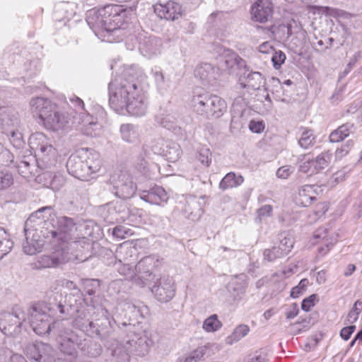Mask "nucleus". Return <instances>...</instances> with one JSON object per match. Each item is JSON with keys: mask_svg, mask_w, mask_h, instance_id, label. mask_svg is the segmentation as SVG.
<instances>
[{"mask_svg": "<svg viewBox=\"0 0 362 362\" xmlns=\"http://www.w3.org/2000/svg\"><path fill=\"white\" fill-rule=\"evenodd\" d=\"M109 103L116 112H124L135 117L144 116L147 111V100L138 81L120 76L108 85Z\"/></svg>", "mask_w": 362, "mask_h": 362, "instance_id": "obj_1", "label": "nucleus"}, {"mask_svg": "<svg viewBox=\"0 0 362 362\" xmlns=\"http://www.w3.org/2000/svg\"><path fill=\"white\" fill-rule=\"evenodd\" d=\"M57 338L58 351L47 343L36 341L28 344L25 354L30 362H74L77 358V348L82 345V339L74 331Z\"/></svg>", "mask_w": 362, "mask_h": 362, "instance_id": "obj_2", "label": "nucleus"}, {"mask_svg": "<svg viewBox=\"0 0 362 362\" xmlns=\"http://www.w3.org/2000/svg\"><path fill=\"white\" fill-rule=\"evenodd\" d=\"M127 11L122 6L107 4L93 8L86 13V21L95 35L101 33H114L124 28Z\"/></svg>", "mask_w": 362, "mask_h": 362, "instance_id": "obj_3", "label": "nucleus"}, {"mask_svg": "<svg viewBox=\"0 0 362 362\" xmlns=\"http://www.w3.org/2000/svg\"><path fill=\"white\" fill-rule=\"evenodd\" d=\"M50 304L39 302L33 305L28 310L30 322L33 331L40 336L49 334L51 332L56 339L72 329L66 327L62 321L50 323L52 315Z\"/></svg>", "mask_w": 362, "mask_h": 362, "instance_id": "obj_4", "label": "nucleus"}, {"mask_svg": "<svg viewBox=\"0 0 362 362\" xmlns=\"http://www.w3.org/2000/svg\"><path fill=\"white\" fill-rule=\"evenodd\" d=\"M123 325L128 328L127 339H124L123 344L117 343L115 346L109 348L112 356L110 362H129L130 354L144 356L149 351L151 341L146 334L132 332L131 323L124 322Z\"/></svg>", "mask_w": 362, "mask_h": 362, "instance_id": "obj_5", "label": "nucleus"}, {"mask_svg": "<svg viewBox=\"0 0 362 362\" xmlns=\"http://www.w3.org/2000/svg\"><path fill=\"white\" fill-rule=\"evenodd\" d=\"M190 105L197 115L206 119H218L227 111L225 100L204 90L194 91Z\"/></svg>", "mask_w": 362, "mask_h": 362, "instance_id": "obj_6", "label": "nucleus"}, {"mask_svg": "<svg viewBox=\"0 0 362 362\" xmlns=\"http://www.w3.org/2000/svg\"><path fill=\"white\" fill-rule=\"evenodd\" d=\"M47 212L49 214L47 220L45 221V225L49 233L54 238L66 242L75 238L77 231V226L75 220L68 216L57 217L53 213L52 206H45L39 209L32 214L31 218H41V214Z\"/></svg>", "mask_w": 362, "mask_h": 362, "instance_id": "obj_7", "label": "nucleus"}, {"mask_svg": "<svg viewBox=\"0 0 362 362\" xmlns=\"http://www.w3.org/2000/svg\"><path fill=\"white\" fill-rule=\"evenodd\" d=\"M30 105L33 112L38 115L45 127L48 129L57 131L68 123L65 114L47 98L42 97L33 98Z\"/></svg>", "mask_w": 362, "mask_h": 362, "instance_id": "obj_8", "label": "nucleus"}, {"mask_svg": "<svg viewBox=\"0 0 362 362\" xmlns=\"http://www.w3.org/2000/svg\"><path fill=\"white\" fill-rule=\"evenodd\" d=\"M30 148L35 152L36 160L42 168H48L57 163V151L49 139L42 132L33 134L28 140Z\"/></svg>", "mask_w": 362, "mask_h": 362, "instance_id": "obj_9", "label": "nucleus"}, {"mask_svg": "<svg viewBox=\"0 0 362 362\" xmlns=\"http://www.w3.org/2000/svg\"><path fill=\"white\" fill-rule=\"evenodd\" d=\"M107 315L108 312L103 306L97 305V317L94 318L92 329H89L90 337H98L103 341L115 339L113 325L116 322H112Z\"/></svg>", "mask_w": 362, "mask_h": 362, "instance_id": "obj_10", "label": "nucleus"}, {"mask_svg": "<svg viewBox=\"0 0 362 362\" xmlns=\"http://www.w3.org/2000/svg\"><path fill=\"white\" fill-rule=\"evenodd\" d=\"M83 302L84 304L80 303L75 312L72 326L89 336V329H92L94 318L97 317V305L92 299L89 302L88 298H84Z\"/></svg>", "mask_w": 362, "mask_h": 362, "instance_id": "obj_11", "label": "nucleus"}, {"mask_svg": "<svg viewBox=\"0 0 362 362\" xmlns=\"http://www.w3.org/2000/svg\"><path fill=\"white\" fill-rule=\"evenodd\" d=\"M160 261L156 255H149L143 257L135 266L136 276L134 283L143 287L153 276V271L160 265Z\"/></svg>", "mask_w": 362, "mask_h": 362, "instance_id": "obj_12", "label": "nucleus"}, {"mask_svg": "<svg viewBox=\"0 0 362 362\" xmlns=\"http://www.w3.org/2000/svg\"><path fill=\"white\" fill-rule=\"evenodd\" d=\"M110 182L112 184V188L110 191L118 198L121 199H129L135 194L136 186L132 178L126 174H120L117 180L112 177Z\"/></svg>", "mask_w": 362, "mask_h": 362, "instance_id": "obj_13", "label": "nucleus"}, {"mask_svg": "<svg viewBox=\"0 0 362 362\" xmlns=\"http://www.w3.org/2000/svg\"><path fill=\"white\" fill-rule=\"evenodd\" d=\"M155 298L161 303L170 301L175 295V281L170 276H162L151 288Z\"/></svg>", "mask_w": 362, "mask_h": 362, "instance_id": "obj_14", "label": "nucleus"}, {"mask_svg": "<svg viewBox=\"0 0 362 362\" xmlns=\"http://www.w3.org/2000/svg\"><path fill=\"white\" fill-rule=\"evenodd\" d=\"M69 100L74 104L76 108V110L80 112V115H81V122L83 124L81 132L90 136H95V131L99 129L100 125L91 115L86 112H83L84 111L83 101L75 95L71 97Z\"/></svg>", "mask_w": 362, "mask_h": 362, "instance_id": "obj_15", "label": "nucleus"}, {"mask_svg": "<svg viewBox=\"0 0 362 362\" xmlns=\"http://www.w3.org/2000/svg\"><path fill=\"white\" fill-rule=\"evenodd\" d=\"M85 157L86 152L84 151H79L71 155L66 162V168L69 173L81 180H88L86 173L88 168L84 160Z\"/></svg>", "mask_w": 362, "mask_h": 362, "instance_id": "obj_16", "label": "nucleus"}, {"mask_svg": "<svg viewBox=\"0 0 362 362\" xmlns=\"http://www.w3.org/2000/svg\"><path fill=\"white\" fill-rule=\"evenodd\" d=\"M124 200L113 201L103 206L108 214L105 218L109 219V222L124 221L128 217L129 208Z\"/></svg>", "mask_w": 362, "mask_h": 362, "instance_id": "obj_17", "label": "nucleus"}, {"mask_svg": "<svg viewBox=\"0 0 362 362\" xmlns=\"http://www.w3.org/2000/svg\"><path fill=\"white\" fill-rule=\"evenodd\" d=\"M273 5L270 0H257L251 7L252 19L265 23L273 16Z\"/></svg>", "mask_w": 362, "mask_h": 362, "instance_id": "obj_18", "label": "nucleus"}, {"mask_svg": "<svg viewBox=\"0 0 362 362\" xmlns=\"http://www.w3.org/2000/svg\"><path fill=\"white\" fill-rule=\"evenodd\" d=\"M154 11L160 18L172 21L180 18L182 13L180 4L173 1H169L165 4L155 5Z\"/></svg>", "mask_w": 362, "mask_h": 362, "instance_id": "obj_19", "label": "nucleus"}, {"mask_svg": "<svg viewBox=\"0 0 362 362\" xmlns=\"http://www.w3.org/2000/svg\"><path fill=\"white\" fill-rule=\"evenodd\" d=\"M161 40L156 37H144L139 38V49L141 54L151 58L160 52Z\"/></svg>", "mask_w": 362, "mask_h": 362, "instance_id": "obj_20", "label": "nucleus"}, {"mask_svg": "<svg viewBox=\"0 0 362 362\" xmlns=\"http://www.w3.org/2000/svg\"><path fill=\"white\" fill-rule=\"evenodd\" d=\"M140 198L152 204L162 205L167 203L169 196L163 187L155 185L148 190L142 191Z\"/></svg>", "mask_w": 362, "mask_h": 362, "instance_id": "obj_21", "label": "nucleus"}, {"mask_svg": "<svg viewBox=\"0 0 362 362\" xmlns=\"http://www.w3.org/2000/svg\"><path fill=\"white\" fill-rule=\"evenodd\" d=\"M28 221L25 222L24 228L25 240L23 243V249L25 254L33 255L41 252L44 245V240L35 238V234L33 233V230L27 228Z\"/></svg>", "mask_w": 362, "mask_h": 362, "instance_id": "obj_22", "label": "nucleus"}, {"mask_svg": "<svg viewBox=\"0 0 362 362\" xmlns=\"http://www.w3.org/2000/svg\"><path fill=\"white\" fill-rule=\"evenodd\" d=\"M37 181L46 187L54 191L59 190L65 183V177L62 173L45 171L37 176Z\"/></svg>", "mask_w": 362, "mask_h": 362, "instance_id": "obj_23", "label": "nucleus"}, {"mask_svg": "<svg viewBox=\"0 0 362 362\" xmlns=\"http://www.w3.org/2000/svg\"><path fill=\"white\" fill-rule=\"evenodd\" d=\"M68 261L66 255L63 251H56L51 255H42L35 262L37 269L49 268L59 266Z\"/></svg>", "mask_w": 362, "mask_h": 362, "instance_id": "obj_24", "label": "nucleus"}, {"mask_svg": "<svg viewBox=\"0 0 362 362\" xmlns=\"http://www.w3.org/2000/svg\"><path fill=\"white\" fill-rule=\"evenodd\" d=\"M315 185H305L299 189L298 194L295 198L297 205L308 207L316 200Z\"/></svg>", "mask_w": 362, "mask_h": 362, "instance_id": "obj_25", "label": "nucleus"}, {"mask_svg": "<svg viewBox=\"0 0 362 362\" xmlns=\"http://www.w3.org/2000/svg\"><path fill=\"white\" fill-rule=\"evenodd\" d=\"M75 301L76 303L78 301L74 298V296H69L66 297V299L64 303L60 301L59 303L54 305L53 307L54 309L52 310H57L59 313V317L62 320H66L69 317L74 316L75 312L78 305H74L71 304L72 301ZM52 308V307H51Z\"/></svg>", "mask_w": 362, "mask_h": 362, "instance_id": "obj_26", "label": "nucleus"}, {"mask_svg": "<svg viewBox=\"0 0 362 362\" xmlns=\"http://www.w3.org/2000/svg\"><path fill=\"white\" fill-rule=\"evenodd\" d=\"M291 23H276L269 28L272 36L278 41H286L293 34Z\"/></svg>", "mask_w": 362, "mask_h": 362, "instance_id": "obj_27", "label": "nucleus"}, {"mask_svg": "<svg viewBox=\"0 0 362 362\" xmlns=\"http://www.w3.org/2000/svg\"><path fill=\"white\" fill-rule=\"evenodd\" d=\"M240 84L243 88L252 90H258L264 84V79L262 74L257 71H251L247 76L240 78Z\"/></svg>", "mask_w": 362, "mask_h": 362, "instance_id": "obj_28", "label": "nucleus"}, {"mask_svg": "<svg viewBox=\"0 0 362 362\" xmlns=\"http://www.w3.org/2000/svg\"><path fill=\"white\" fill-rule=\"evenodd\" d=\"M86 152V157L84 158V160L86 165V168H88L86 173L88 179L89 177L98 173L102 166V160L100 158V156L98 152L95 151H85Z\"/></svg>", "mask_w": 362, "mask_h": 362, "instance_id": "obj_29", "label": "nucleus"}, {"mask_svg": "<svg viewBox=\"0 0 362 362\" xmlns=\"http://www.w3.org/2000/svg\"><path fill=\"white\" fill-rule=\"evenodd\" d=\"M36 159L31 156H25L17 165L19 174L25 179L30 180L35 176L33 170L35 168Z\"/></svg>", "mask_w": 362, "mask_h": 362, "instance_id": "obj_30", "label": "nucleus"}, {"mask_svg": "<svg viewBox=\"0 0 362 362\" xmlns=\"http://www.w3.org/2000/svg\"><path fill=\"white\" fill-rule=\"evenodd\" d=\"M136 250L129 244L123 243L117 250L115 254L116 262H133Z\"/></svg>", "mask_w": 362, "mask_h": 362, "instance_id": "obj_31", "label": "nucleus"}, {"mask_svg": "<svg viewBox=\"0 0 362 362\" xmlns=\"http://www.w3.org/2000/svg\"><path fill=\"white\" fill-rule=\"evenodd\" d=\"M119 132L122 140L127 143L136 142L139 136L137 127L132 124H122Z\"/></svg>", "mask_w": 362, "mask_h": 362, "instance_id": "obj_32", "label": "nucleus"}, {"mask_svg": "<svg viewBox=\"0 0 362 362\" xmlns=\"http://www.w3.org/2000/svg\"><path fill=\"white\" fill-rule=\"evenodd\" d=\"M244 181L242 175L237 176L234 173H227L219 183V188L226 190L228 188L236 187L240 185Z\"/></svg>", "mask_w": 362, "mask_h": 362, "instance_id": "obj_33", "label": "nucleus"}, {"mask_svg": "<svg viewBox=\"0 0 362 362\" xmlns=\"http://www.w3.org/2000/svg\"><path fill=\"white\" fill-rule=\"evenodd\" d=\"M182 154L180 146L176 143L167 144L163 148V155L165 159L171 163L176 162Z\"/></svg>", "mask_w": 362, "mask_h": 362, "instance_id": "obj_34", "label": "nucleus"}, {"mask_svg": "<svg viewBox=\"0 0 362 362\" xmlns=\"http://www.w3.org/2000/svg\"><path fill=\"white\" fill-rule=\"evenodd\" d=\"M302 133L298 139L299 146L304 148L308 149L313 146L316 143V136L314 134L313 130L307 127H300Z\"/></svg>", "mask_w": 362, "mask_h": 362, "instance_id": "obj_35", "label": "nucleus"}, {"mask_svg": "<svg viewBox=\"0 0 362 362\" xmlns=\"http://www.w3.org/2000/svg\"><path fill=\"white\" fill-rule=\"evenodd\" d=\"M215 67L211 64L205 63L197 67L194 71L196 76L199 77L201 80L210 82L215 78Z\"/></svg>", "mask_w": 362, "mask_h": 362, "instance_id": "obj_36", "label": "nucleus"}, {"mask_svg": "<svg viewBox=\"0 0 362 362\" xmlns=\"http://www.w3.org/2000/svg\"><path fill=\"white\" fill-rule=\"evenodd\" d=\"M352 126L353 125L349 123H346L339 127L337 129L332 131L329 137V141L332 143H337L343 141L349 135Z\"/></svg>", "mask_w": 362, "mask_h": 362, "instance_id": "obj_37", "label": "nucleus"}, {"mask_svg": "<svg viewBox=\"0 0 362 362\" xmlns=\"http://www.w3.org/2000/svg\"><path fill=\"white\" fill-rule=\"evenodd\" d=\"M332 154L329 151L322 152L318 155L315 159L312 160L313 165V172L317 173L320 170L327 168L330 163Z\"/></svg>", "mask_w": 362, "mask_h": 362, "instance_id": "obj_38", "label": "nucleus"}, {"mask_svg": "<svg viewBox=\"0 0 362 362\" xmlns=\"http://www.w3.org/2000/svg\"><path fill=\"white\" fill-rule=\"evenodd\" d=\"M13 246V243L10 240L8 234L0 227V260L7 255Z\"/></svg>", "mask_w": 362, "mask_h": 362, "instance_id": "obj_39", "label": "nucleus"}, {"mask_svg": "<svg viewBox=\"0 0 362 362\" xmlns=\"http://www.w3.org/2000/svg\"><path fill=\"white\" fill-rule=\"evenodd\" d=\"M313 238L315 239H322L325 242V245L318 247V252L322 255L327 254L330 248L334 245L335 242L329 241L327 238V230L320 228H318L314 233Z\"/></svg>", "mask_w": 362, "mask_h": 362, "instance_id": "obj_40", "label": "nucleus"}, {"mask_svg": "<svg viewBox=\"0 0 362 362\" xmlns=\"http://www.w3.org/2000/svg\"><path fill=\"white\" fill-rule=\"evenodd\" d=\"M227 289L234 303L238 302L245 293L243 286L241 283H239L237 281H232L229 282L227 286Z\"/></svg>", "mask_w": 362, "mask_h": 362, "instance_id": "obj_41", "label": "nucleus"}, {"mask_svg": "<svg viewBox=\"0 0 362 362\" xmlns=\"http://www.w3.org/2000/svg\"><path fill=\"white\" fill-rule=\"evenodd\" d=\"M279 243L276 247H279L287 255L293 247L294 240L293 237L286 232H283L279 234Z\"/></svg>", "mask_w": 362, "mask_h": 362, "instance_id": "obj_42", "label": "nucleus"}, {"mask_svg": "<svg viewBox=\"0 0 362 362\" xmlns=\"http://www.w3.org/2000/svg\"><path fill=\"white\" fill-rule=\"evenodd\" d=\"M134 262H116L114 263V267L117 272L126 278H132L134 281V277L136 276L135 269L131 265Z\"/></svg>", "mask_w": 362, "mask_h": 362, "instance_id": "obj_43", "label": "nucleus"}, {"mask_svg": "<svg viewBox=\"0 0 362 362\" xmlns=\"http://www.w3.org/2000/svg\"><path fill=\"white\" fill-rule=\"evenodd\" d=\"M286 256V254L276 245L272 248L265 249L263 252V259L268 262H274L276 259H281Z\"/></svg>", "mask_w": 362, "mask_h": 362, "instance_id": "obj_44", "label": "nucleus"}, {"mask_svg": "<svg viewBox=\"0 0 362 362\" xmlns=\"http://www.w3.org/2000/svg\"><path fill=\"white\" fill-rule=\"evenodd\" d=\"M83 291L90 297L94 296L100 288V281L98 279H84L83 281ZM92 299V298H90ZM90 300L88 299L90 302Z\"/></svg>", "mask_w": 362, "mask_h": 362, "instance_id": "obj_45", "label": "nucleus"}, {"mask_svg": "<svg viewBox=\"0 0 362 362\" xmlns=\"http://www.w3.org/2000/svg\"><path fill=\"white\" fill-rule=\"evenodd\" d=\"M222 326V323L218 320V316L214 314L206 318L203 323V329L208 332H216Z\"/></svg>", "mask_w": 362, "mask_h": 362, "instance_id": "obj_46", "label": "nucleus"}, {"mask_svg": "<svg viewBox=\"0 0 362 362\" xmlns=\"http://www.w3.org/2000/svg\"><path fill=\"white\" fill-rule=\"evenodd\" d=\"M21 318L17 315H13L9 312H3L0 314V327H3L4 329H6L4 322H8L10 325H20Z\"/></svg>", "mask_w": 362, "mask_h": 362, "instance_id": "obj_47", "label": "nucleus"}, {"mask_svg": "<svg viewBox=\"0 0 362 362\" xmlns=\"http://www.w3.org/2000/svg\"><path fill=\"white\" fill-rule=\"evenodd\" d=\"M249 332L250 327L247 325H240L235 328L233 333L228 339L230 340V343L238 341L246 336Z\"/></svg>", "mask_w": 362, "mask_h": 362, "instance_id": "obj_48", "label": "nucleus"}, {"mask_svg": "<svg viewBox=\"0 0 362 362\" xmlns=\"http://www.w3.org/2000/svg\"><path fill=\"white\" fill-rule=\"evenodd\" d=\"M6 134L9 137L10 142L14 147L17 148L23 147L24 141L22 134L18 130L13 129L8 130Z\"/></svg>", "mask_w": 362, "mask_h": 362, "instance_id": "obj_49", "label": "nucleus"}, {"mask_svg": "<svg viewBox=\"0 0 362 362\" xmlns=\"http://www.w3.org/2000/svg\"><path fill=\"white\" fill-rule=\"evenodd\" d=\"M196 157L202 165L206 167L209 166L211 163V153L206 147L199 148Z\"/></svg>", "mask_w": 362, "mask_h": 362, "instance_id": "obj_50", "label": "nucleus"}, {"mask_svg": "<svg viewBox=\"0 0 362 362\" xmlns=\"http://www.w3.org/2000/svg\"><path fill=\"white\" fill-rule=\"evenodd\" d=\"M13 183V175L6 170H0V190L8 188Z\"/></svg>", "mask_w": 362, "mask_h": 362, "instance_id": "obj_51", "label": "nucleus"}, {"mask_svg": "<svg viewBox=\"0 0 362 362\" xmlns=\"http://www.w3.org/2000/svg\"><path fill=\"white\" fill-rule=\"evenodd\" d=\"M13 160V154L0 143V167L8 166Z\"/></svg>", "mask_w": 362, "mask_h": 362, "instance_id": "obj_52", "label": "nucleus"}, {"mask_svg": "<svg viewBox=\"0 0 362 362\" xmlns=\"http://www.w3.org/2000/svg\"><path fill=\"white\" fill-rule=\"evenodd\" d=\"M286 60V54L282 51H274L273 52V55L272 57V62L273 63V66L276 69H279L281 68L282 64L284 63Z\"/></svg>", "mask_w": 362, "mask_h": 362, "instance_id": "obj_53", "label": "nucleus"}, {"mask_svg": "<svg viewBox=\"0 0 362 362\" xmlns=\"http://www.w3.org/2000/svg\"><path fill=\"white\" fill-rule=\"evenodd\" d=\"M272 206L269 204H265L257 209L256 221L260 223L262 221L272 215Z\"/></svg>", "mask_w": 362, "mask_h": 362, "instance_id": "obj_54", "label": "nucleus"}, {"mask_svg": "<svg viewBox=\"0 0 362 362\" xmlns=\"http://www.w3.org/2000/svg\"><path fill=\"white\" fill-rule=\"evenodd\" d=\"M309 284L308 279H303L300 281L298 286L293 287L291 291V296L293 298L299 297L303 293Z\"/></svg>", "mask_w": 362, "mask_h": 362, "instance_id": "obj_55", "label": "nucleus"}, {"mask_svg": "<svg viewBox=\"0 0 362 362\" xmlns=\"http://www.w3.org/2000/svg\"><path fill=\"white\" fill-rule=\"evenodd\" d=\"M317 300V294H312L309 297L303 300L301 303V308L305 312L310 310L315 305V301Z\"/></svg>", "mask_w": 362, "mask_h": 362, "instance_id": "obj_56", "label": "nucleus"}, {"mask_svg": "<svg viewBox=\"0 0 362 362\" xmlns=\"http://www.w3.org/2000/svg\"><path fill=\"white\" fill-rule=\"evenodd\" d=\"M160 124L169 130H172L175 134H180L182 132L180 127L176 126L173 122L170 121L168 117L161 119Z\"/></svg>", "mask_w": 362, "mask_h": 362, "instance_id": "obj_57", "label": "nucleus"}, {"mask_svg": "<svg viewBox=\"0 0 362 362\" xmlns=\"http://www.w3.org/2000/svg\"><path fill=\"white\" fill-rule=\"evenodd\" d=\"M293 168L291 165H284L279 168L276 171V176L279 178L286 179L293 173Z\"/></svg>", "mask_w": 362, "mask_h": 362, "instance_id": "obj_58", "label": "nucleus"}, {"mask_svg": "<svg viewBox=\"0 0 362 362\" xmlns=\"http://www.w3.org/2000/svg\"><path fill=\"white\" fill-rule=\"evenodd\" d=\"M356 329L355 325H349L341 329L340 336L343 339L347 341Z\"/></svg>", "mask_w": 362, "mask_h": 362, "instance_id": "obj_59", "label": "nucleus"}, {"mask_svg": "<svg viewBox=\"0 0 362 362\" xmlns=\"http://www.w3.org/2000/svg\"><path fill=\"white\" fill-rule=\"evenodd\" d=\"M249 129L252 132L261 133L264 129V124L262 121L256 122L255 120H252L249 124Z\"/></svg>", "mask_w": 362, "mask_h": 362, "instance_id": "obj_60", "label": "nucleus"}, {"mask_svg": "<svg viewBox=\"0 0 362 362\" xmlns=\"http://www.w3.org/2000/svg\"><path fill=\"white\" fill-rule=\"evenodd\" d=\"M313 165L312 160L305 161L299 166V171L303 173H310V175L315 173V172H313Z\"/></svg>", "mask_w": 362, "mask_h": 362, "instance_id": "obj_61", "label": "nucleus"}, {"mask_svg": "<svg viewBox=\"0 0 362 362\" xmlns=\"http://www.w3.org/2000/svg\"><path fill=\"white\" fill-rule=\"evenodd\" d=\"M204 355V351L202 349H197L190 354L189 356H187L184 362H197V360Z\"/></svg>", "mask_w": 362, "mask_h": 362, "instance_id": "obj_62", "label": "nucleus"}, {"mask_svg": "<svg viewBox=\"0 0 362 362\" xmlns=\"http://www.w3.org/2000/svg\"><path fill=\"white\" fill-rule=\"evenodd\" d=\"M136 168L145 174L148 170V162L144 158H139L138 162L136 163Z\"/></svg>", "mask_w": 362, "mask_h": 362, "instance_id": "obj_63", "label": "nucleus"}, {"mask_svg": "<svg viewBox=\"0 0 362 362\" xmlns=\"http://www.w3.org/2000/svg\"><path fill=\"white\" fill-rule=\"evenodd\" d=\"M127 232L124 230V227L122 226H116L112 231V235L120 239H123L125 238V234Z\"/></svg>", "mask_w": 362, "mask_h": 362, "instance_id": "obj_64", "label": "nucleus"}]
</instances>
